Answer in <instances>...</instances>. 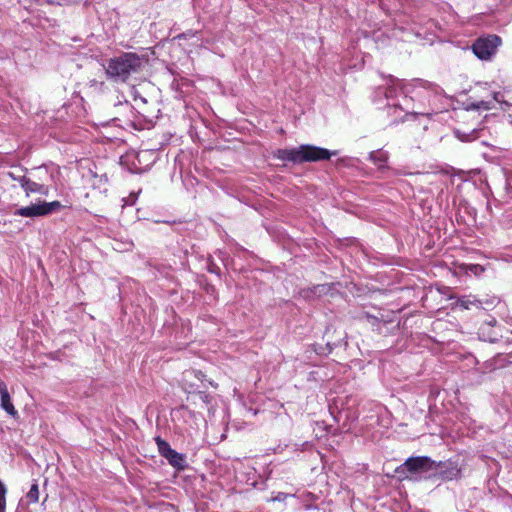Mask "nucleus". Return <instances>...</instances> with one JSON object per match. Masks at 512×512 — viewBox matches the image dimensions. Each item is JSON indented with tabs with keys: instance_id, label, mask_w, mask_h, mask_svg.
<instances>
[{
	"instance_id": "7",
	"label": "nucleus",
	"mask_w": 512,
	"mask_h": 512,
	"mask_svg": "<svg viewBox=\"0 0 512 512\" xmlns=\"http://www.w3.org/2000/svg\"><path fill=\"white\" fill-rule=\"evenodd\" d=\"M485 267L480 264H465V263H455L454 264V273L456 275H474L480 276L484 271Z\"/></svg>"
},
{
	"instance_id": "1",
	"label": "nucleus",
	"mask_w": 512,
	"mask_h": 512,
	"mask_svg": "<svg viewBox=\"0 0 512 512\" xmlns=\"http://www.w3.org/2000/svg\"><path fill=\"white\" fill-rule=\"evenodd\" d=\"M441 94L437 85L421 79L403 81L391 78L384 90L387 106L400 108L403 111L416 115H430L431 112L424 109H415L412 102H418L420 106L431 104Z\"/></svg>"
},
{
	"instance_id": "21",
	"label": "nucleus",
	"mask_w": 512,
	"mask_h": 512,
	"mask_svg": "<svg viewBox=\"0 0 512 512\" xmlns=\"http://www.w3.org/2000/svg\"><path fill=\"white\" fill-rule=\"evenodd\" d=\"M7 175L14 181H17L21 187H23L24 181L27 177L23 174H19L16 171H9Z\"/></svg>"
},
{
	"instance_id": "27",
	"label": "nucleus",
	"mask_w": 512,
	"mask_h": 512,
	"mask_svg": "<svg viewBox=\"0 0 512 512\" xmlns=\"http://www.w3.org/2000/svg\"><path fill=\"white\" fill-rule=\"evenodd\" d=\"M221 259L223 260V264L225 266H227L228 265V260H230L231 258H221Z\"/></svg>"
},
{
	"instance_id": "26",
	"label": "nucleus",
	"mask_w": 512,
	"mask_h": 512,
	"mask_svg": "<svg viewBox=\"0 0 512 512\" xmlns=\"http://www.w3.org/2000/svg\"><path fill=\"white\" fill-rule=\"evenodd\" d=\"M305 508H306L307 510H310V509H315L316 507H315V506H313V505H310V504H305Z\"/></svg>"
},
{
	"instance_id": "3",
	"label": "nucleus",
	"mask_w": 512,
	"mask_h": 512,
	"mask_svg": "<svg viewBox=\"0 0 512 512\" xmlns=\"http://www.w3.org/2000/svg\"><path fill=\"white\" fill-rule=\"evenodd\" d=\"M336 154V151L331 152L325 148L313 145H301L297 148L278 149L274 153V157L283 161L303 163L329 160L331 156Z\"/></svg>"
},
{
	"instance_id": "11",
	"label": "nucleus",
	"mask_w": 512,
	"mask_h": 512,
	"mask_svg": "<svg viewBox=\"0 0 512 512\" xmlns=\"http://www.w3.org/2000/svg\"><path fill=\"white\" fill-rule=\"evenodd\" d=\"M203 377H204V374L201 371H196V370L185 371L183 373V379H182L184 389L188 392H193L194 388L197 387V385H195L192 382V378H196L199 381H202Z\"/></svg>"
},
{
	"instance_id": "8",
	"label": "nucleus",
	"mask_w": 512,
	"mask_h": 512,
	"mask_svg": "<svg viewBox=\"0 0 512 512\" xmlns=\"http://www.w3.org/2000/svg\"><path fill=\"white\" fill-rule=\"evenodd\" d=\"M15 215L22 217H40L45 216L43 202L33 203L26 207H21L16 210Z\"/></svg>"
},
{
	"instance_id": "28",
	"label": "nucleus",
	"mask_w": 512,
	"mask_h": 512,
	"mask_svg": "<svg viewBox=\"0 0 512 512\" xmlns=\"http://www.w3.org/2000/svg\"><path fill=\"white\" fill-rule=\"evenodd\" d=\"M5 506H6V505H2V506L0 507V512H5Z\"/></svg>"
},
{
	"instance_id": "22",
	"label": "nucleus",
	"mask_w": 512,
	"mask_h": 512,
	"mask_svg": "<svg viewBox=\"0 0 512 512\" xmlns=\"http://www.w3.org/2000/svg\"><path fill=\"white\" fill-rule=\"evenodd\" d=\"M198 397H199V399H200L203 403H205V404H207V405H208V404H210L211 399H212V397H211L209 394H207V393H205V392H202V391L198 392Z\"/></svg>"
},
{
	"instance_id": "9",
	"label": "nucleus",
	"mask_w": 512,
	"mask_h": 512,
	"mask_svg": "<svg viewBox=\"0 0 512 512\" xmlns=\"http://www.w3.org/2000/svg\"><path fill=\"white\" fill-rule=\"evenodd\" d=\"M22 188L24 189L27 197H29L33 193H38L45 196L48 195L49 193V188L46 185L32 181L30 178H27L24 181Z\"/></svg>"
},
{
	"instance_id": "15",
	"label": "nucleus",
	"mask_w": 512,
	"mask_h": 512,
	"mask_svg": "<svg viewBox=\"0 0 512 512\" xmlns=\"http://www.w3.org/2000/svg\"><path fill=\"white\" fill-rule=\"evenodd\" d=\"M166 460L171 466L177 469H183L185 466L184 455L178 453L176 450H173L172 453L166 457Z\"/></svg>"
},
{
	"instance_id": "12",
	"label": "nucleus",
	"mask_w": 512,
	"mask_h": 512,
	"mask_svg": "<svg viewBox=\"0 0 512 512\" xmlns=\"http://www.w3.org/2000/svg\"><path fill=\"white\" fill-rule=\"evenodd\" d=\"M456 303L463 309H471L472 307L482 308V301L472 295L459 297Z\"/></svg>"
},
{
	"instance_id": "19",
	"label": "nucleus",
	"mask_w": 512,
	"mask_h": 512,
	"mask_svg": "<svg viewBox=\"0 0 512 512\" xmlns=\"http://www.w3.org/2000/svg\"><path fill=\"white\" fill-rule=\"evenodd\" d=\"M25 498L28 504H34L39 501V486L36 480L31 484V487L26 493Z\"/></svg>"
},
{
	"instance_id": "14",
	"label": "nucleus",
	"mask_w": 512,
	"mask_h": 512,
	"mask_svg": "<svg viewBox=\"0 0 512 512\" xmlns=\"http://www.w3.org/2000/svg\"><path fill=\"white\" fill-rule=\"evenodd\" d=\"M327 290H328V287L326 285H317V286H314L313 288L301 290L300 296L305 299H310L314 296H321Z\"/></svg>"
},
{
	"instance_id": "16",
	"label": "nucleus",
	"mask_w": 512,
	"mask_h": 512,
	"mask_svg": "<svg viewBox=\"0 0 512 512\" xmlns=\"http://www.w3.org/2000/svg\"><path fill=\"white\" fill-rule=\"evenodd\" d=\"M501 94L500 93H494L493 100L492 101H478L473 102L470 104V108L476 109V110H490L494 106L492 105V102H501Z\"/></svg>"
},
{
	"instance_id": "10",
	"label": "nucleus",
	"mask_w": 512,
	"mask_h": 512,
	"mask_svg": "<svg viewBox=\"0 0 512 512\" xmlns=\"http://www.w3.org/2000/svg\"><path fill=\"white\" fill-rule=\"evenodd\" d=\"M0 398H1V403H0L1 408L10 416L16 417L18 415V412L15 409V407L11 401V397H10V394H9L7 388H4L3 386L0 391Z\"/></svg>"
},
{
	"instance_id": "18",
	"label": "nucleus",
	"mask_w": 512,
	"mask_h": 512,
	"mask_svg": "<svg viewBox=\"0 0 512 512\" xmlns=\"http://www.w3.org/2000/svg\"><path fill=\"white\" fill-rule=\"evenodd\" d=\"M155 442L157 444V448L159 451V454L166 459L168 455L172 453L174 449L171 448L170 444L162 439L161 437H156Z\"/></svg>"
},
{
	"instance_id": "5",
	"label": "nucleus",
	"mask_w": 512,
	"mask_h": 512,
	"mask_svg": "<svg viewBox=\"0 0 512 512\" xmlns=\"http://www.w3.org/2000/svg\"><path fill=\"white\" fill-rule=\"evenodd\" d=\"M464 464L460 462L459 458L449 459L444 462L436 463L434 461L433 470L438 471L443 480H455L461 477Z\"/></svg>"
},
{
	"instance_id": "23",
	"label": "nucleus",
	"mask_w": 512,
	"mask_h": 512,
	"mask_svg": "<svg viewBox=\"0 0 512 512\" xmlns=\"http://www.w3.org/2000/svg\"><path fill=\"white\" fill-rule=\"evenodd\" d=\"M137 199L136 194H130V196L127 199H123L124 205H133Z\"/></svg>"
},
{
	"instance_id": "25",
	"label": "nucleus",
	"mask_w": 512,
	"mask_h": 512,
	"mask_svg": "<svg viewBox=\"0 0 512 512\" xmlns=\"http://www.w3.org/2000/svg\"><path fill=\"white\" fill-rule=\"evenodd\" d=\"M313 498H314L313 494H311V493H307V494L305 495V500H304V501H306V500H308V499H313Z\"/></svg>"
},
{
	"instance_id": "13",
	"label": "nucleus",
	"mask_w": 512,
	"mask_h": 512,
	"mask_svg": "<svg viewBox=\"0 0 512 512\" xmlns=\"http://www.w3.org/2000/svg\"><path fill=\"white\" fill-rule=\"evenodd\" d=\"M369 158L379 169H384L388 160V154L383 150H377L371 152Z\"/></svg>"
},
{
	"instance_id": "17",
	"label": "nucleus",
	"mask_w": 512,
	"mask_h": 512,
	"mask_svg": "<svg viewBox=\"0 0 512 512\" xmlns=\"http://www.w3.org/2000/svg\"><path fill=\"white\" fill-rule=\"evenodd\" d=\"M155 442L157 444V448L159 451V454L166 459L168 455L172 453L174 449L171 448L170 444L162 439L161 437H156Z\"/></svg>"
},
{
	"instance_id": "4",
	"label": "nucleus",
	"mask_w": 512,
	"mask_h": 512,
	"mask_svg": "<svg viewBox=\"0 0 512 512\" xmlns=\"http://www.w3.org/2000/svg\"><path fill=\"white\" fill-rule=\"evenodd\" d=\"M502 40L497 35H487L478 38L473 46L474 54L481 60H490L495 54Z\"/></svg>"
},
{
	"instance_id": "2",
	"label": "nucleus",
	"mask_w": 512,
	"mask_h": 512,
	"mask_svg": "<svg viewBox=\"0 0 512 512\" xmlns=\"http://www.w3.org/2000/svg\"><path fill=\"white\" fill-rule=\"evenodd\" d=\"M145 59L136 53H123L113 57L104 65L106 75L115 82H125L132 74L138 73Z\"/></svg>"
},
{
	"instance_id": "20",
	"label": "nucleus",
	"mask_w": 512,
	"mask_h": 512,
	"mask_svg": "<svg viewBox=\"0 0 512 512\" xmlns=\"http://www.w3.org/2000/svg\"><path fill=\"white\" fill-rule=\"evenodd\" d=\"M43 207H44L45 216H46V215H49L53 212L60 210L63 207V205L59 201H52V202L43 201Z\"/></svg>"
},
{
	"instance_id": "24",
	"label": "nucleus",
	"mask_w": 512,
	"mask_h": 512,
	"mask_svg": "<svg viewBox=\"0 0 512 512\" xmlns=\"http://www.w3.org/2000/svg\"><path fill=\"white\" fill-rule=\"evenodd\" d=\"M48 4L64 5L70 0H45Z\"/></svg>"
},
{
	"instance_id": "6",
	"label": "nucleus",
	"mask_w": 512,
	"mask_h": 512,
	"mask_svg": "<svg viewBox=\"0 0 512 512\" xmlns=\"http://www.w3.org/2000/svg\"><path fill=\"white\" fill-rule=\"evenodd\" d=\"M434 468V461L427 456L408 458L397 471H408L412 474L426 473Z\"/></svg>"
}]
</instances>
